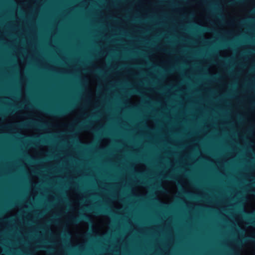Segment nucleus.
Instances as JSON below:
<instances>
[{"label": "nucleus", "mask_w": 255, "mask_h": 255, "mask_svg": "<svg viewBox=\"0 0 255 255\" xmlns=\"http://www.w3.org/2000/svg\"><path fill=\"white\" fill-rule=\"evenodd\" d=\"M71 111V108L66 107L58 110H50L49 113L54 114L59 117H62L68 114Z\"/></svg>", "instance_id": "nucleus-1"}, {"label": "nucleus", "mask_w": 255, "mask_h": 255, "mask_svg": "<svg viewBox=\"0 0 255 255\" xmlns=\"http://www.w3.org/2000/svg\"><path fill=\"white\" fill-rule=\"evenodd\" d=\"M83 220L88 221L90 220V218L88 216L82 214L78 217H73L70 219V221L73 224L79 223Z\"/></svg>", "instance_id": "nucleus-2"}, {"label": "nucleus", "mask_w": 255, "mask_h": 255, "mask_svg": "<svg viewBox=\"0 0 255 255\" xmlns=\"http://www.w3.org/2000/svg\"><path fill=\"white\" fill-rule=\"evenodd\" d=\"M96 211V213H111V212H109L107 210H99L98 209H95Z\"/></svg>", "instance_id": "nucleus-3"}, {"label": "nucleus", "mask_w": 255, "mask_h": 255, "mask_svg": "<svg viewBox=\"0 0 255 255\" xmlns=\"http://www.w3.org/2000/svg\"><path fill=\"white\" fill-rule=\"evenodd\" d=\"M166 178H167L168 179H174L173 177L171 176H166Z\"/></svg>", "instance_id": "nucleus-4"}, {"label": "nucleus", "mask_w": 255, "mask_h": 255, "mask_svg": "<svg viewBox=\"0 0 255 255\" xmlns=\"http://www.w3.org/2000/svg\"><path fill=\"white\" fill-rule=\"evenodd\" d=\"M234 3H235V1L233 0L229 1L230 4H234Z\"/></svg>", "instance_id": "nucleus-5"}, {"label": "nucleus", "mask_w": 255, "mask_h": 255, "mask_svg": "<svg viewBox=\"0 0 255 255\" xmlns=\"http://www.w3.org/2000/svg\"><path fill=\"white\" fill-rule=\"evenodd\" d=\"M89 128V127L88 126L85 125V126H83V128Z\"/></svg>", "instance_id": "nucleus-6"}, {"label": "nucleus", "mask_w": 255, "mask_h": 255, "mask_svg": "<svg viewBox=\"0 0 255 255\" xmlns=\"http://www.w3.org/2000/svg\"><path fill=\"white\" fill-rule=\"evenodd\" d=\"M135 92L136 93H139V91H138V90H136V91H135Z\"/></svg>", "instance_id": "nucleus-7"}, {"label": "nucleus", "mask_w": 255, "mask_h": 255, "mask_svg": "<svg viewBox=\"0 0 255 255\" xmlns=\"http://www.w3.org/2000/svg\"><path fill=\"white\" fill-rule=\"evenodd\" d=\"M247 239H248V238H244V241H247Z\"/></svg>", "instance_id": "nucleus-8"}, {"label": "nucleus", "mask_w": 255, "mask_h": 255, "mask_svg": "<svg viewBox=\"0 0 255 255\" xmlns=\"http://www.w3.org/2000/svg\"><path fill=\"white\" fill-rule=\"evenodd\" d=\"M252 224L255 225V221H254L253 222H252Z\"/></svg>", "instance_id": "nucleus-9"}, {"label": "nucleus", "mask_w": 255, "mask_h": 255, "mask_svg": "<svg viewBox=\"0 0 255 255\" xmlns=\"http://www.w3.org/2000/svg\"><path fill=\"white\" fill-rule=\"evenodd\" d=\"M25 126H26V127H28V126H30L31 125H25Z\"/></svg>", "instance_id": "nucleus-10"}, {"label": "nucleus", "mask_w": 255, "mask_h": 255, "mask_svg": "<svg viewBox=\"0 0 255 255\" xmlns=\"http://www.w3.org/2000/svg\"><path fill=\"white\" fill-rule=\"evenodd\" d=\"M250 239H251V240H253L254 238H250Z\"/></svg>", "instance_id": "nucleus-11"}, {"label": "nucleus", "mask_w": 255, "mask_h": 255, "mask_svg": "<svg viewBox=\"0 0 255 255\" xmlns=\"http://www.w3.org/2000/svg\"><path fill=\"white\" fill-rule=\"evenodd\" d=\"M36 126H41V125H36Z\"/></svg>", "instance_id": "nucleus-12"}, {"label": "nucleus", "mask_w": 255, "mask_h": 255, "mask_svg": "<svg viewBox=\"0 0 255 255\" xmlns=\"http://www.w3.org/2000/svg\"><path fill=\"white\" fill-rule=\"evenodd\" d=\"M185 193L187 194H189V192H185Z\"/></svg>", "instance_id": "nucleus-13"}, {"label": "nucleus", "mask_w": 255, "mask_h": 255, "mask_svg": "<svg viewBox=\"0 0 255 255\" xmlns=\"http://www.w3.org/2000/svg\"><path fill=\"white\" fill-rule=\"evenodd\" d=\"M5 253H6L7 254H8V253L6 251H5Z\"/></svg>", "instance_id": "nucleus-14"}, {"label": "nucleus", "mask_w": 255, "mask_h": 255, "mask_svg": "<svg viewBox=\"0 0 255 255\" xmlns=\"http://www.w3.org/2000/svg\"><path fill=\"white\" fill-rule=\"evenodd\" d=\"M40 248L43 249V248H44V247H41Z\"/></svg>", "instance_id": "nucleus-15"}, {"label": "nucleus", "mask_w": 255, "mask_h": 255, "mask_svg": "<svg viewBox=\"0 0 255 255\" xmlns=\"http://www.w3.org/2000/svg\"><path fill=\"white\" fill-rule=\"evenodd\" d=\"M242 1V0H239V1Z\"/></svg>", "instance_id": "nucleus-16"}]
</instances>
